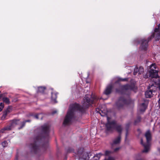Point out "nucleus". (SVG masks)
Returning <instances> with one entry per match:
<instances>
[{
	"label": "nucleus",
	"mask_w": 160,
	"mask_h": 160,
	"mask_svg": "<svg viewBox=\"0 0 160 160\" xmlns=\"http://www.w3.org/2000/svg\"><path fill=\"white\" fill-rule=\"evenodd\" d=\"M42 138L39 136L33 139L34 143H31L30 145V148L32 150L35 152H36L38 149V147L36 145L37 142L39 140Z\"/></svg>",
	"instance_id": "obj_9"
},
{
	"label": "nucleus",
	"mask_w": 160,
	"mask_h": 160,
	"mask_svg": "<svg viewBox=\"0 0 160 160\" xmlns=\"http://www.w3.org/2000/svg\"><path fill=\"white\" fill-rule=\"evenodd\" d=\"M112 153V152H111L110 151L107 150L105 152V154H104V155L105 156H109L110 155H111ZM103 155H104V154H103Z\"/></svg>",
	"instance_id": "obj_25"
},
{
	"label": "nucleus",
	"mask_w": 160,
	"mask_h": 160,
	"mask_svg": "<svg viewBox=\"0 0 160 160\" xmlns=\"http://www.w3.org/2000/svg\"><path fill=\"white\" fill-rule=\"evenodd\" d=\"M128 79L127 78H119L118 80V81H124L127 80Z\"/></svg>",
	"instance_id": "obj_33"
},
{
	"label": "nucleus",
	"mask_w": 160,
	"mask_h": 160,
	"mask_svg": "<svg viewBox=\"0 0 160 160\" xmlns=\"http://www.w3.org/2000/svg\"><path fill=\"white\" fill-rule=\"evenodd\" d=\"M138 68H135L134 70L133 74L134 75H136L137 73L138 74Z\"/></svg>",
	"instance_id": "obj_28"
},
{
	"label": "nucleus",
	"mask_w": 160,
	"mask_h": 160,
	"mask_svg": "<svg viewBox=\"0 0 160 160\" xmlns=\"http://www.w3.org/2000/svg\"><path fill=\"white\" fill-rule=\"evenodd\" d=\"M8 114V113H7V112H5V111H4L3 112L2 116L1 118V119L2 120H5Z\"/></svg>",
	"instance_id": "obj_22"
},
{
	"label": "nucleus",
	"mask_w": 160,
	"mask_h": 160,
	"mask_svg": "<svg viewBox=\"0 0 160 160\" xmlns=\"http://www.w3.org/2000/svg\"><path fill=\"white\" fill-rule=\"evenodd\" d=\"M117 82H118V81L116 82V83H117Z\"/></svg>",
	"instance_id": "obj_44"
},
{
	"label": "nucleus",
	"mask_w": 160,
	"mask_h": 160,
	"mask_svg": "<svg viewBox=\"0 0 160 160\" xmlns=\"http://www.w3.org/2000/svg\"><path fill=\"white\" fill-rule=\"evenodd\" d=\"M158 80V78H157V79L154 78V80L153 81L151 80V81L153 82L154 83L152 84H149L148 88L149 89V90L152 91V92H155L157 89V83Z\"/></svg>",
	"instance_id": "obj_10"
},
{
	"label": "nucleus",
	"mask_w": 160,
	"mask_h": 160,
	"mask_svg": "<svg viewBox=\"0 0 160 160\" xmlns=\"http://www.w3.org/2000/svg\"><path fill=\"white\" fill-rule=\"evenodd\" d=\"M116 91L117 92H118V91L117 89H116Z\"/></svg>",
	"instance_id": "obj_43"
},
{
	"label": "nucleus",
	"mask_w": 160,
	"mask_h": 160,
	"mask_svg": "<svg viewBox=\"0 0 160 160\" xmlns=\"http://www.w3.org/2000/svg\"><path fill=\"white\" fill-rule=\"evenodd\" d=\"M157 87H158V88L159 90H160V83L158 84H157Z\"/></svg>",
	"instance_id": "obj_37"
},
{
	"label": "nucleus",
	"mask_w": 160,
	"mask_h": 160,
	"mask_svg": "<svg viewBox=\"0 0 160 160\" xmlns=\"http://www.w3.org/2000/svg\"><path fill=\"white\" fill-rule=\"evenodd\" d=\"M158 104L159 105V107H160V98L159 99V100H158Z\"/></svg>",
	"instance_id": "obj_39"
},
{
	"label": "nucleus",
	"mask_w": 160,
	"mask_h": 160,
	"mask_svg": "<svg viewBox=\"0 0 160 160\" xmlns=\"http://www.w3.org/2000/svg\"><path fill=\"white\" fill-rule=\"evenodd\" d=\"M4 107V104L3 103H1L0 104V112L1 111Z\"/></svg>",
	"instance_id": "obj_31"
},
{
	"label": "nucleus",
	"mask_w": 160,
	"mask_h": 160,
	"mask_svg": "<svg viewBox=\"0 0 160 160\" xmlns=\"http://www.w3.org/2000/svg\"><path fill=\"white\" fill-rule=\"evenodd\" d=\"M155 33H152V35L148 38V41L144 39L141 40L140 48L142 49L146 50L148 46V42L151 40L154 36L156 40H158L160 38V29L156 28L154 30Z\"/></svg>",
	"instance_id": "obj_2"
},
{
	"label": "nucleus",
	"mask_w": 160,
	"mask_h": 160,
	"mask_svg": "<svg viewBox=\"0 0 160 160\" xmlns=\"http://www.w3.org/2000/svg\"><path fill=\"white\" fill-rule=\"evenodd\" d=\"M123 88L125 89H128L130 88V86L128 85H126L123 86Z\"/></svg>",
	"instance_id": "obj_32"
},
{
	"label": "nucleus",
	"mask_w": 160,
	"mask_h": 160,
	"mask_svg": "<svg viewBox=\"0 0 160 160\" xmlns=\"http://www.w3.org/2000/svg\"><path fill=\"white\" fill-rule=\"evenodd\" d=\"M38 115L39 114H37V115H35L34 116V117H35V118H36L37 119H38Z\"/></svg>",
	"instance_id": "obj_36"
},
{
	"label": "nucleus",
	"mask_w": 160,
	"mask_h": 160,
	"mask_svg": "<svg viewBox=\"0 0 160 160\" xmlns=\"http://www.w3.org/2000/svg\"><path fill=\"white\" fill-rule=\"evenodd\" d=\"M46 89V88L44 87H40L38 88V92H40L42 93Z\"/></svg>",
	"instance_id": "obj_21"
},
{
	"label": "nucleus",
	"mask_w": 160,
	"mask_h": 160,
	"mask_svg": "<svg viewBox=\"0 0 160 160\" xmlns=\"http://www.w3.org/2000/svg\"><path fill=\"white\" fill-rule=\"evenodd\" d=\"M108 122L106 124L107 130L108 131H112L114 128H115L116 130L121 134L122 128L121 125H117L115 121L113 120L111 122L109 121L110 118L107 117Z\"/></svg>",
	"instance_id": "obj_3"
},
{
	"label": "nucleus",
	"mask_w": 160,
	"mask_h": 160,
	"mask_svg": "<svg viewBox=\"0 0 160 160\" xmlns=\"http://www.w3.org/2000/svg\"><path fill=\"white\" fill-rule=\"evenodd\" d=\"M102 155H103V154L102 153L96 154L93 156V158L91 159V160H99L100 157Z\"/></svg>",
	"instance_id": "obj_15"
},
{
	"label": "nucleus",
	"mask_w": 160,
	"mask_h": 160,
	"mask_svg": "<svg viewBox=\"0 0 160 160\" xmlns=\"http://www.w3.org/2000/svg\"><path fill=\"white\" fill-rule=\"evenodd\" d=\"M144 70L143 68L140 67L139 68H138V74H142Z\"/></svg>",
	"instance_id": "obj_23"
},
{
	"label": "nucleus",
	"mask_w": 160,
	"mask_h": 160,
	"mask_svg": "<svg viewBox=\"0 0 160 160\" xmlns=\"http://www.w3.org/2000/svg\"><path fill=\"white\" fill-rule=\"evenodd\" d=\"M129 125H130V124H127L126 125V138L127 136L128 135V128L129 127Z\"/></svg>",
	"instance_id": "obj_29"
},
{
	"label": "nucleus",
	"mask_w": 160,
	"mask_h": 160,
	"mask_svg": "<svg viewBox=\"0 0 160 160\" xmlns=\"http://www.w3.org/2000/svg\"><path fill=\"white\" fill-rule=\"evenodd\" d=\"M141 120V118L140 117H138L134 122L135 124L136 125L140 122Z\"/></svg>",
	"instance_id": "obj_24"
},
{
	"label": "nucleus",
	"mask_w": 160,
	"mask_h": 160,
	"mask_svg": "<svg viewBox=\"0 0 160 160\" xmlns=\"http://www.w3.org/2000/svg\"><path fill=\"white\" fill-rule=\"evenodd\" d=\"M88 95L85 96L84 99V102L83 103L82 106H80L78 104L75 103L71 105L70 108L65 117L63 124L65 125L70 124L72 122L74 119V112L76 110H78L82 112L83 109L88 108L93 103V101L98 99V97L94 95L92 98V99H90Z\"/></svg>",
	"instance_id": "obj_1"
},
{
	"label": "nucleus",
	"mask_w": 160,
	"mask_h": 160,
	"mask_svg": "<svg viewBox=\"0 0 160 160\" xmlns=\"http://www.w3.org/2000/svg\"><path fill=\"white\" fill-rule=\"evenodd\" d=\"M145 136L147 139V144H144L142 139H141V143L144 147V149L142 151L143 152H147L149 148V142L151 140V134L150 131H148L145 133Z\"/></svg>",
	"instance_id": "obj_5"
},
{
	"label": "nucleus",
	"mask_w": 160,
	"mask_h": 160,
	"mask_svg": "<svg viewBox=\"0 0 160 160\" xmlns=\"http://www.w3.org/2000/svg\"><path fill=\"white\" fill-rule=\"evenodd\" d=\"M152 93L153 92L149 90L146 91L145 93L146 97V98H150L153 95Z\"/></svg>",
	"instance_id": "obj_16"
},
{
	"label": "nucleus",
	"mask_w": 160,
	"mask_h": 160,
	"mask_svg": "<svg viewBox=\"0 0 160 160\" xmlns=\"http://www.w3.org/2000/svg\"><path fill=\"white\" fill-rule=\"evenodd\" d=\"M21 123L22 122H20L19 119H14L11 120L10 122L9 125L2 129L0 132L3 133L5 130H10L16 125H19L20 124L21 126Z\"/></svg>",
	"instance_id": "obj_4"
},
{
	"label": "nucleus",
	"mask_w": 160,
	"mask_h": 160,
	"mask_svg": "<svg viewBox=\"0 0 160 160\" xmlns=\"http://www.w3.org/2000/svg\"><path fill=\"white\" fill-rule=\"evenodd\" d=\"M144 78H148V76H145Z\"/></svg>",
	"instance_id": "obj_41"
},
{
	"label": "nucleus",
	"mask_w": 160,
	"mask_h": 160,
	"mask_svg": "<svg viewBox=\"0 0 160 160\" xmlns=\"http://www.w3.org/2000/svg\"><path fill=\"white\" fill-rule=\"evenodd\" d=\"M30 122V120H25V121H24L22 122L21 123V125L18 128V129H20L22 128L25 126V123L26 122Z\"/></svg>",
	"instance_id": "obj_18"
},
{
	"label": "nucleus",
	"mask_w": 160,
	"mask_h": 160,
	"mask_svg": "<svg viewBox=\"0 0 160 160\" xmlns=\"http://www.w3.org/2000/svg\"><path fill=\"white\" fill-rule=\"evenodd\" d=\"M83 148L78 149L77 154L79 157V160H87L89 158L91 154L89 153L83 152Z\"/></svg>",
	"instance_id": "obj_6"
},
{
	"label": "nucleus",
	"mask_w": 160,
	"mask_h": 160,
	"mask_svg": "<svg viewBox=\"0 0 160 160\" xmlns=\"http://www.w3.org/2000/svg\"><path fill=\"white\" fill-rule=\"evenodd\" d=\"M120 148L119 147L117 148L114 149V151L115 152H116L118 151L120 149Z\"/></svg>",
	"instance_id": "obj_35"
},
{
	"label": "nucleus",
	"mask_w": 160,
	"mask_h": 160,
	"mask_svg": "<svg viewBox=\"0 0 160 160\" xmlns=\"http://www.w3.org/2000/svg\"><path fill=\"white\" fill-rule=\"evenodd\" d=\"M73 151V149L72 148H69L67 150V152H72Z\"/></svg>",
	"instance_id": "obj_34"
},
{
	"label": "nucleus",
	"mask_w": 160,
	"mask_h": 160,
	"mask_svg": "<svg viewBox=\"0 0 160 160\" xmlns=\"http://www.w3.org/2000/svg\"><path fill=\"white\" fill-rule=\"evenodd\" d=\"M104 160H115V159L113 157L110 156L107 158H105Z\"/></svg>",
	"instance_id": "obj_30"
},
{
	"label": "nucleus",
	"mask_w": 160,
	"mask_h": 160,
	"mask_svg": "<svg viewBox=\"0 0 160 160\" xmlns=\"http://www.w3.org/2000/svg\"><path fill=\"white\" fill-rule=\"evenodd\" d=\"M147 107V105L144 103H142L140 106L139 110L140 112L145 111Z\"/></svg>",
	"instance_id": "obj_14"
},
{
	"label": "nucleus",
	"mask_w": 160,
	"mask_h": 160,
	"mask_svg": "<svg viewBox=\"0 0 160 160\" xmlns=\"http://www.w3.org/2000/svg\"><path fill=\"white\" fill-rule=\"evenodd\" d=\"M50 126L47 124H45L42 126L40 128L41 134L44 137H47L48 136L49 132Z\"/></svg>",
	"instance_id": "obj_8"
},
{
	"label": "nucleus",
	"mask_w": 160,
	"mask_h": 160,
	"mask_svg": "<svg viewBox=\"0 0 160 160\" xmlns=\"http://www.w3.org/2000/svg\"><path fill=\"white\" fill-rule=\"evenodd\" d=\"M121 139V136L120 135L115 138L113 140L112 142L111 143V145L112 147L119 144L120 143Z\"/></svg>",
	"instance_id": "obj_12"
},
{
	"label": "nucleus",
	"mask_w": 160,
	"mask_h": 160,
	"mask_svg": "<svg viewBox=\"0 0 160 160\" xmlns=\"http://www.w3.org/2000/svg\"><path fill=\"white\" fill-rule=\"evenodd\" d=\"M8 143L6 141H3L1 143L3 147H6L8 145Z\"/></svg>",
	"instance_id": "obj_27"
},
{
	"label": "nucleus",
	"mask_w": 160,
	"mask_h": 160,
	"mask_svg": "<svg viewBox=\"0 0 160 160\" xmlns=\"http://www.w3.org/2000/svg\"><path fill=\"white\" fill-rule=\"evenodd\" d=\"M156 68V65L155 64H152L150 67V70L149 72V77L151 78V80L152 81L154 80V78L157 79L158 77V71L154 69Z\"/></svg>",
	"instance_id": "obj_7"
},
{
	"label": "nucleus",
	"mask_w": 160,
	"mask_h": 160,
	"mask_svg": "<svg viewBox=\"0 0 160 160\" xmlns=\"http://www.w3.org/2000/svg\"><path fill=\"white\" fill-rule=\"evenodd\" d=\"M99 113L101 116L104 117L107 115V111L106 110H104L103 111L102 110H101Z\"/></svg>",
	"instance_id": "obj_17"
},
{
	"label": "nucleus",
	"mask_w": 160,
	"mask_h": 160,
	"mask_svg": "<svg viewBox=\"0 0 160 160\" xmlns=\"http://www.w3.org/2000/svg\"><path fill=\"white\" fill-rule=\"evenodd\" d=\"M127 101L123 98H120L116 103V105L119 108H121L127 104Z\"/></svg>",
	"instance_id": "obj_11"
},
{
	"label": "nucleus",
	"mask_w": 160,
	"mask_h": 160,
	"mask_svg": "<svg viewBox=\"0 0 160 160\" xmlns=\"http://www.w3.org/2000/svg\"><path fill=\"white\" fill-rule=\"evenodd\" d=\"M57 98V94L55 93H52L51 98L52 100L55 102L56 99Z\"/></svg>",
	"instance_id": "obj_19"
},
{
	"label": "nucleus",
	"mask_w": 160,
	"mask_h": 160,
	"mask_svg": "<svg viewBox=\"0 0 160 160\" xmlns=\"http://www.w3.org/2000/svg\"><path fill=\"white\" fill-rule=\"evenodd\" d=\"M12 111V108L10 107H8L6 110L5 111V112H7V113H9L10 112Z\"/></svg>",
	"instance_id": "obj_26"
},
{
	"label": "nucleus",
	"mask_w": 160,
	"mask_h": 160,
	"mask_svg": "<svg viewBox=\"0 0 160 160\" xmlns=\"http://www.w3.org/2000/svg\"><path fill=\"white\" fill-rule=\"evenodd\" d=\"M2 100L4 102L7 104H9L10 103L9 99L7 97H3L2 98Z\"/></svg>",
	"instance_id": "obj_20"
},
{
	"label": "nucleus",
	"mask_w": 160,
	"mask_h": 160,
	"mask_svg": "<svg viewBox=\"0 0 160 160\" xmlns=\"http://www.w3.org/2000/svg\"><path fill=\"white\" fill-rule=\"evenodd\" d=\"M157 28L158 29H160V23L158 24V28Z\"/></svg>",
	"instance_id": "obj_38"
},
{
	"label": "nucleus",
	"mask_w": 160,
	"mask_h": 160,
	"mask_svg": "<svg viewBox=\"0 0 160 160\" xmlns=\"http://www.w3.org/2000/svg\"><path fill=\"white\" fill-rule=\"evenodd\" d=\"M113 86L112 84L108 86L104 92V93L106 95H108L111 93Z\"/></svg>",
	"instance_id": "obj_13"
},
{
	"label": "nucleus",
	"mask_w": 160,
	"mask_h": 160,
	"mask_svg": "<svg viewBox=\"0 0 160 160\" xmlns=\"http://www.w3.org/2000/svg\"><path fill=\"white\" fill-rule=\"evenodd\" d=\"M2 97L1 95L0 94V98Z\"/></svg>",
	"instance_id": "obj_42"
},
{
	"label": "nucleus",
	"mask_w": 160,
	"mask_h": 160,
	"mask_svg": "<svg viewBox=\"0 0 160 160\" xmlns=\"http://www.w3.org/2000/svg\"><path fill=\"white\" fill-rule=\"evenodd\" d=\"M56 112H57L56 111H54L52 112V114H54L55 113H56Z\"/></svg>",
	"instance_id": "obj_40"
}]
</instances>
